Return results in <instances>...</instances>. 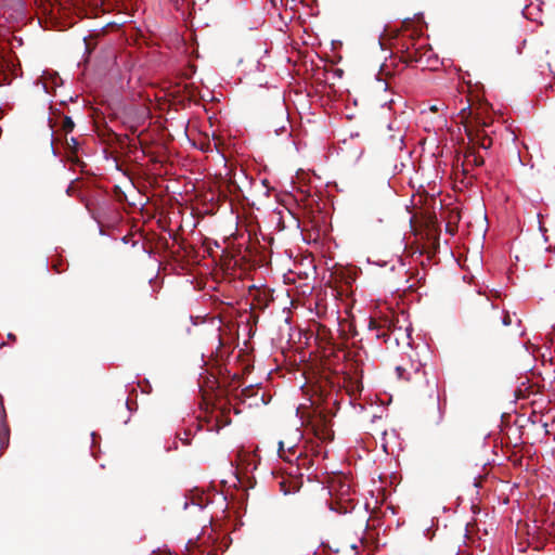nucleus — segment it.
I'll use <instances>...</instances> for the list:
<instances>
[{
	"mask_svg": "<svg viewBox=\"0 0 555 555\" xmlns=\"http://www.w3.org/2000/svg\"><path fill=\"white\" fill-rule=\"evenodd\" d=\"M347 364L345 366L343 383L347 393L356 397L363 390V369L361 360L354 359L351 351L345 354Z\"/></svg>",
	"mask_w": 555,
	"mask_h": 555,
	"instance_id": "nucleus-1",
	"label": "nucleus"
},
{
	"mask_svg": "<svg viewBox=\"0 0 555 555\" xmlns=\"http://www.w3.org/2000/svg\"><path fill=\"white\" fill-rule=\"evenodd\" d=\"M485 107H472L470 105L463 107L460 112L461 122L466 129V125L473 126L472 128L485 129L491 125V120L483 116Z\"/></svg>",
	"mask_w": 555,
	"mask_h": 555,
	"instance_id": "nucleus-2",
	"label": "nucleus"
},
{
	"mask_svg": "<svg viewBox=\"0 0 555 555\" xmlns=\"http://www.w3.org/2000/svg\"><path fill=\"white\" fill-rule=\"evenodd\" d=\"M398 320L393 315L385 314L377 319L370 320V328L376 331V337L384 339L385 343L391 338L397 330L401 331V326L397 327Z\"/></svg>",
	"mask_w": 555,
	"mask_h": 555,
	"instance_id": "nucleus-3",
	"label": "nucleus"
},
{
	"mask_svg": "<svg viewBox=\"0 0 555 555\" xmlns=\"http://www.w3.org/2000/svg\"><path fill=\"white\" fill-rule=\"evenodd\" d=\"M312 429L315 437L322 441H330L333 439V430L326 424V417L320 415L317 422L312 423Z\"/></svg>",
	"mask_w": 555,
	"mask_h": 555,
	"instance_id": "nucleus-4",
	"label": "nucleus"
},
{
	"mask_svg": "<svg viewBox=\"0 0 555 555\" xmlns=\"http://www.w3.org/2000/svg\"><path fill=\"white\" fill-rule=\"evenodd\" d=\"M356 505V501L352 496L331 500V509L338 514L350 513L354 509Z\"/></svg>",
	"mask_w": 555,
	"mask_h": 555,
	"instance_id": "nucleus-5",
	"label": "nucleus"
},
{
	"mask_svg": "<svg viewBox=\"0 0 555 555\" xmlns=\"http://www.w3.org/2000/svg\"><path fill=\"white\" fill-rule=\"evenodd\" d=\"M396 371L398 373L399 378H403V379H406L409 382H416L422 376L425 375V372L423 371V365L421 363H418L415 366V370L413 371V374L411 372H409L405 367H402V366H397Z\"/></svg>",
	"mask_w": 555,
	"mask_h": 555,
	"instance_id": "nucleus-6",
	"label": "nucleus"
},
{
	"mask_svg": "<svg viewBox=\"0 0 555 555\" xmlns=\"http://www.w3.org/2000/svg\"><path fill=\"white\" fill-rule=\"evenodd\" d=\"M473 126L466 125L465 133L469 140V143L472 144L470 147H480L481 149V142H482V132H486L485 129H476L472 128Z\"/></svg>",
	"mask_w": 555,
	"mask_h": 555,
	"instance_id": "nucleus-7",
	"label": "nucleus"
},
{
	"mask_svg": "<svg viewBox=\"0 0 555 555\" xmlns=\"http://www.w3.org/2000/svg\"><path fill=\"white\" fill-rule=\"evenodd\" d=\"M332 499H340L351 496V489L348 483L339 482L331 488Z\"/></svg>",
	"mask_w": 555,
	"mask_h": 555,
	"instance_id": "nucleus-8",
	"label": "nucleus"
},
{
	"mask_svg": "<svg viewBox=\"0 0 555 555\" xmlns=\"http://www.w3.org/2000/svg\"><path fill=\"white\" fill-rule=\"evenodd\" d=\"M465 160L476 167L485 164L483 157L474 147H467L465 152Z\"/></svg>",
	"mask_w": 555,
	"mask_h": 555,
	"instance_id": "nucleus-9",
	"label": "nucleus"
},
{
	"mask_svg": "<svg viewBox=\"0 0 555 555\" xmlns=\"http://www.w3.org/2000/svg\"><path fill=\"white\" fill-rule=\"evenodd\" d=\"M74 127H75V124H74L73 119L68 116H65L63 119V122H62V130L65 133H69L74 130Z\"/></svg>",
	"mask_w": 555,
	"mask_h": 555,
	"instance_id": "nucleus-10",
	"label": "nucleus"
},
{
	"mask_svg": "<svg viewBox=\"0 0 555 555\" xmlns=\"http://www.w3.org/2000/svg\"><path fill=\"white\" fill-rule=\"evenodd\" d=\"M67 150L72 154H76L78 151V141L75 138H70V140H66Z\"/></svg>",
	"mask_w": 555,
	"mask_h": 555,
	"instance_id": "nucleus-11",
	"label": "nucleus"
},
{
	"mask_svg": "<svg viewBox=\"0 0 555 555\" xmlns=\"http://www.w3.org/2000/svg\"><path fill=\"white\" fill-rule=\"evenodd\" d=\"M279 455L281 459H284L285 461H287L289 463H292V461H293L292 457L288 454H286V450L284 448L283 441L279 442Z\"/></svg>",
	"mask_w": 555,
	"mask_h": 555,
	"instance_id": "nucleus-12",
	"label": "nucleus"
},
{
	"mask_svg": "<svg viewBox=\"0 0 555 555\" xmlns=\"http://www.w3.org/2000/svg\"><path fill=\"white\" fill-rule=\"evenodd\" d=\"M492 146V139L487 132H482L481 149L489 150Z\"/></svg>",
	"mask_w": 555,
	"mask_h": 555,
	"instance_id": "nucleus-13",
	"label": "nucleus"
},
{
	"mask_svg": "<svg viewBox=\"0 0 555 555\" xmlns=\"http://www.w3.org/2000/svg\"><path fill=\"white\" fill-rule=\"evenodd\" d=\"M5 68H7L5 62H4L3 57L0 56V74L3 77V80H5V75H4Z\"/></svg>",
	"mask_w": 555,
	"mask_h": 555,
	"instance_id": "nucleus-14",
	"label": "nucleus"
},
{
	"mask_svg": "<svg viewBox=\"0 0 555 555\" xmlns=\"http://www.w3.org/2000/svg\"><path fill=\"white\" fill-rule=\"evenodd\" d=\"M296 461H302V463L297 464L298 466L311 464V461H308L307 457L301 459V452H299V454L296 455Z\"/></svg>",
	"mask_w": 555,
	"mask_h": 555,
	"instance_id": "nucleus-15",
	"label": "nucleus"
},
{
	"mask_svg": "<svg viewBox=\"0 0 555 555\" xmlns=\"http://www.w3.org/2000/svg\"><path fill=\"white\" fill-rule=\"evenodd\" d=\"M502 322L506 326L512 324V318L508 312L504 314Z\"/></svg>",
	"mask_w": 555,
	"mask_h": 555,
	"instance_id": "nucleus-16",
	"label": "nucleus"
},
{
	"mask_svg": "<svg viewBox=\"0 0 555 555\" xmlns=\"http://www.w3.org/2000/svg\"><path fill=\"white\" fill-rule=\"evenodd\" d=\"M296 453H297V447L296 446L289 447L286 450V454H288V455H296Z\"/></svg>",
	"mask_w": 555,
	"mask_h": 555,
	"instance_id": "nucleus-17",
	"label": "nucleus"
},
{
	"mask_svg": "<svg viewBox=\"0 0 555 555\" xmlns=\"http://www.w3.org/2000/svg\"><path fill=\"white\" fill-rule=\"evenodd\" d=\"M229 189L231 192H233L234 190L238 189V185L235 182H230Z\"/></svg>",
	"mask_w": 555,
	"mask_h": 555,
	"instance_id": "nucleus-18",
	"label": "nucleus"
},
{
	"mask_svg": "<svg viewBox=\"0 0 555 555\" xmlns=\"http://www.w3.org/2000/svg\"><path fill=\"white\" fill-rule=\"evenodd\" d=\"M416 61H417V60H416V57H415V56H413V55H412V54H410V53L408 54V56H406V59H405V62H416Z\"/></svg>",
	"mask_w": 555,
	"mask_h": 555,
	"instance_id": "nucleus-19",
	"label": "nucleus"
}]
</instances>
